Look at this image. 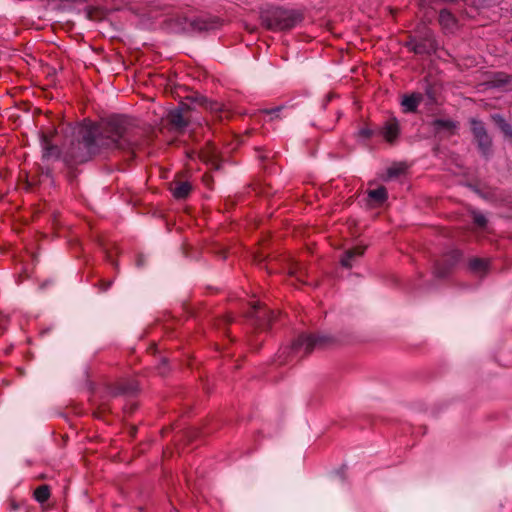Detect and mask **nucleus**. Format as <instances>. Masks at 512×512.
I'll list each match as a JSON object with an SVG mask.
<instances>
[{
    "label": "nucleus",
    "instance_id": "13",
    "mask_svg": "<svg viewBox=\"0 0 512 512\" xmlns=\"http://www.w3.org/2000/svg\"><path fill=\"white\" fill-rule=\"evenodd\" d=\"M367 194L369 200L377 205L383 204L388 198L387 189L384 186H379L376 189L368 190Z\"/></svg>",
    "mask_w": 512,
    "mask_h": 512
},
{
    "label": "nucleus",
    "instance_id": "10",
    "mask_svg": "<svg viewBox=\"0 0 512 512\" xmlns=\"http://www.w3.org/2000/svg\"><path fill=\"white\" fill-rule=\"evenodd\" d=\"M365 246H355L351 249H348L341 258V264L345 268L352 267V260L360 257L364 254Z\"/></svg>",
    "mask_w": 512,
    "mask_h": 512
},
{
    "label": "nucleus",
    "instance_id": "7",
    "mask_svg": "<svg viewBox=\"0 0 512 512\" xmlns=\"http://www.w3.org/2000/svg\"><path fill=\"white\" fill-rule=\"evenodd\" d=\"M53 133L41 134V146L43 159H58L60 157V149L52 143Z\"/></svg>",
    "mask_w": 512,
    "mask_h": 512
},
{
    "label": "nucleus",
    "instance_id": "3",
    "mask_svg": "<svg viewBox=\"0 0 512 512\" xmlns=\"http://www.w3.org/2000/svg\"><path fill=\"white\" fill-rule=\"evenodd\" d=\"M299 21L300 18L296 13L277 9L268 21V28L271 30H289L295 27Z\"/></svg>",
    "mask_w": 512,
    "mask_h": 512
},
{
    "label": "nucleus",
    "instance_id": "5",
    "mask_svg": "<svg viewBox=\"0 0 512 512\" xmlns=\"http://www.w3.org/2000/svg\"><path fill=\"white\" fill-rule=\"evenodd\" d=\"M461 256L459 250H451L444 254L435 264V276L439 278L446 277L451 269L460 261Z\"/></svg>",
    "mask_w": 512,
    "mask_h": 512
},
{
    "label": "nucleus",
    "instance_id": "27",
    "mask_svg": "<svg viewBox=\"0 0 512 512\" xmlns=\"http://www.w3.org/2000/svg\"><path fill=\"white\" fill-rule=\"evenodd\" d=\"M281 110V107H277V108H274V109H271V110H266L265 112L267 114H273V113H277Z\"/></svg>",
    "mask_w": 512,
    "mask_h": 512
},
{
    "label": "nucleus",
    "instance_id": "26",
    "mask_svg": "<svg viewBox=\"0 0 512 512\" xmlns=\"http://www.w3.org/2000/svg\"><path fill=\"white\" fill-rule=\"evenodd\" d=\"M374 135V131L369 128H362L359 130V136L369 139Z\"/></svg>",
    "mask_w": 512,
    "mask_h": 512
},
{
    "label": "nucleus",
    "instance_id": "2",
    "mask_svg": "<svg viewBox=\"0 0 512 512\" xmlns=\"http://www.w3.org/2000/svg\"><path fill=\"white\" fill-rule=\"evenodd\" d=\"M329 338L313 334L299 335L290 346L282 347L278 354L280 364L298 361L313 351L314 348L323 347Z\"/></svg>",
    "mask_w": 512,
    "mask_h": 512
},
{
    "label": "nucleus",
    "instance_id": "21",
    "mask_svg": "<svg viewBox=\"0 0 512 512\" xmlns=\"http://www.w3.org/2000/svg\"><path fill=\"white\" fill-rule=\"evenodd\" d=\"M407 47L411 51H413L415 54H424V53H428V51H429L426 43H424V42H417L415 40H410L407 43Z\"/></svg>",
    "mask_w": 512,
    "mask_h": 512
},
{
    "label": "nucleus",
    "instance_id": "23",
    "mask_svg": "<svg viewBox=\"0 0 512 512\" xmlns=\"http://www.w3.org/2000/svg\"><path fill=\"white\" fill-rule=\"evenodd\" d=\"M289 275L291 277H295L296 280L299 281V282H304V280H303L304 271H303L302 267L299 266L298 264H295V265L290 267Z\"/></svg>",
    "mask_w": 512,
    "mask_h": 512
},
{
    "label": "nucleus",
    "instance_id": "22",
    "mask_svg": "<svg viewBox=\"0 0 512 512\" xmlns=\"http://www.w3.org/2000/svg\"><path fill=\"white\" fill-rule=\"evenodd\" d=\"M471 129L474 137H479L480 135H484L487 131L482 121L477 119H471Z\"/></svg>",
    "mask_w": 512,
    "mask_h": 512
},
{
    "label": "nucleus",
    "instance_id": "11",
    "mask_svg": "<svg viewBox=\"0 0 512 512\" xmlns=\"http://www.w3.org/2000/svg\"><path fill=\"white\" fill-rule=\"evenodd\" d=\"M202 161L210 164L215 169H219L218 153L214 146H209L207 149L202 150L199 154Z\"/></svg>",
    "mask_w": 512,
    "mask_h": 512
},
{
    "label": "nucleus",
    "instance_id": "24",
    "mask_svg": "<svg viewBox=\"0 0 512 512\" xmlns=\"http://www.w3.org/2000/svg\"><path fill=\"white\" fill-rule=\"evenodd\" d=\"M473 221L474 223L479 227H484L487 223L486 217L481 213H474L473 214Z\"/></svg>",
    "mask_w": 512,
    "mask_h": 512
},
{
    "label": "nucleus",
    "instance_id": "9",
    "mask_svg": "<svg viewBox=\"0 0 512 512\" xmlns=\"http://www.w3.org/2000/svg\"><path fill=\"white\" fill-rule=\"evenodd\" d=\"M422 99V95L418 93H413L411 95L404 96L401 102L404 112H416Z\"/></svg>",
    "mask_w": 512,
    "mask_h": 512
},
{
    "label": "nucleus",
    "instance_id": "1",
    "mask_svg": "<svg viewBox=\"0 0 512 512\" xmlns=\"http://www.w3.org/2000/svg\"><path fill=\"white\" fill-rule=\"evenodd\" d=\"M139 129L135 119L125 115H113L97 124L80 128L78 137L63 155L69 166L89 161L105 150L132 151L138 149Z\"/></svg>",
    "mask_w": 512,
    "mask_h": 512
},
{
    "label": "nucleus",
    "instance_id": "8",
    "mask_svg": "<svg viewBox=\"0 0 512 512\" xmlns=\"http://www.w3.org/2000/svg\"><path fill=\"white\" fill-rule=\"evenodd\" d=\"M192 190V186L188 181L175 180L170 184V191L176 199H185Z\"/></svg>",
    "mask_w": 512,
    "mask_h": 512
},
{
    "label": "nucleus",
    "instance_id": "16",
    "mask_svg": "<svg viewBox=\"0 0 512 512\" xmlns=\"http://www.w3.org/2000/svg\"><path fill=\"white\" fill-rule=\"evenodd\" d=\"M434 129L437 132H440L442 130H446L450 133H453L456 129L457 125L455 122L451 120H444V119H437L433 122Z\"/></svg>",
    "mask_w": 512,
    "mask_h": 512
},
{
    "label": "nucleus",
    "instance_id": "25",
    "mask_svg": "<svg viewBox=\"0 0 512 512\" xmlns=\"http://www.w3.org/2000/svg\"><path fill=\"white\" fill-rule=\"evenodd\" d=\"M112 286V280H100L99 282V290L101 292H106Z\"/></svg>",
    "mask_w": 512,
    "mask_h": 512
},
{
    "label": "nucleus",
    "instance_id": "28",
    "mask_svg": "<svg viewBox=\"0 0 512 512\" xmlns=\"http://www.w3.org/2000/svg\"><path fill=\"white\" fill-rule=\"evenodd\" d=\"M192 25L195 26L196 28L200 29V30L201 29H206V25H204V24L203 25H199L196 21H194L192 23Z\"/></svg>",
    "mask_w": 512,
    "mask_h": 512
},
{
    "label": "nucleus",
    "instance_id": "6",
    "mask_svg": "<svg viewBox=\"0 0 512 512\" xmlns=\"http://www.w3.org/2000/svg\"><path fill=\"white\" fill-rule=\"evenodd\" d=\"M379 134L388 143H394L400 134V125L395 117L387 119L381 127Z\"/></svg>",
    "mask_w": 512,
    "mask_h": 512
},
{
    "label": "nucleus",
    "instance_id": "20",
    "mask_svg": "<svg viewBox=\"0 0 512 512\" xmlns=\"http://www.w3.org/2000/svg\"><path fill=\"white\" fill-rule=\"evenodd\" d=\"M439 23L445 28H450L455 24L454 16L448 10H441L439 13Z\"/></svg>",
    "mask_w": 512,
    "mask_h": 512
},
{
    "label": "nucleus",
    "instance_id": "12",
    "mask_svg": "<svg viewBox=\"0 0 512 512\" xmlns=\"http://www.w3.org/2000/svg\"><path fill=\"white\" fill-rule=\"evenodd\" d=\"M168 120L174 128L179 130L188 125V121L185 119L182 110L180 109L172 110L168 115Z\"/></svg>",
    "mask_w": 512,
    "mask_h": 512
},
{
    "label": "nucleus",
    "instance_id": "15",
    "mask_svg": "<svg viewBox=\"0 0 512 512\" xmlns=\"http://www.w3.org/2000/svg\"><path fill=\"white\" fill-rule=\"evenodd\" d=\"M512 81V77L507 75L506 73L499 72L493 75L492 80L490 81L493 87H504L509 85Z\"/></svg>",
    "mask_w": 512,
    "mask_h": 512
},
{
    "label": "nucleus",
    "instance_id": "14",
    "mask_svg": "<svg viewBox=\"0 0 512 512\" xmlns=\"http://www.w3.org/2000/svg\"><path fill=\"white\" fill-rule=\"evenodd\" d=\"M492 119L501 129L503 134L512 140V126L509 123H507L505 119L499 114L492 115Z\"/></svg>",
    "mask_w": 512,
    "mask_h": 512
},
{
    "label": "nucleus",
    "instance_id": "17",
    "mask_svg": "<svg viewBox=\"0 0 512 512\" xmlns=\"http://www.w3.org/2000/svg\"><path fill=\"white\" fill-rule=\"evenodd\" d=\"M478 143V147L481 150L482 154L484 156H487L490 153L492 141L489 137L488 133L486 132L484 135H480L479 137L475 138Z\"/></svg>",
    "mask_w": 512,
    "mask_h": 512
},
{
    "label": "nucleus",
    "instance_id": "19",
    "mask_svg": "<svg viewBox=\"0 0 512 512\" xmlns=\"http://www.w3.org/2000/svg\"><path fill=\"white\" fill-rule=\"evenodd\" d=\"M488 266V262L482 258H472L469 261V268L471 271L476 273L485 272Z\"/></svg>",
    "mask_w": 512,
    "mask_h": 512
},
{
    "label": "nucleus",
    "instance_id": "4",
    "mask_svg": "<svg viewBox=\"0 0 512 512\" xmlns=\"http://www.w3.org/2000/svg\"><path fill=\"white\" fill-rule=\"evenodd\" d=\"M249 318L253 320L257 328L264 330L271 326L276 319V314L274 311L263 307L260 302H254L249 312Z\"/></svg>",
    "mask_w": 512,
    "mask_h": 512
},
{
    "label": "nucleus",
    "instance_id": "18",
    "mask_svg": "<svg viewBox=\"0 0 512 512\" xmlns=\"http://www.w3.org/2000/svg\"><path fill=\"white\" fill-rule=\"evenodd\" d=\"M34 498L39 503H45L50 497V488L48 485H40L34 490Z\"/></svg>",
    "mask_w": 512,
    "mask_h": 512
}]
</instances>
